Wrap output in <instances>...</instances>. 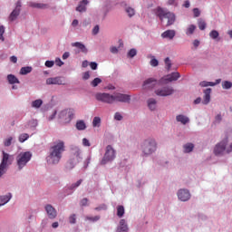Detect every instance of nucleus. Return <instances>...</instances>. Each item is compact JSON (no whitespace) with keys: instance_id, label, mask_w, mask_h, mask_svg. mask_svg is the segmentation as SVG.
<instances>
[{"instance_id":"cd10ccee","label":"nucleus","mask_w":232,"mask_h":232,"mask_svg":"<svg viewBox=\"0 0 232 232\" xmlns=\"http://www.w3.org/2000/svg\"><path fill=\"white\" fill-rule=\"evenodd\" d=\"M7 81L9 82V84H19V79H17V77H15V75L14 74H8L7 75Z\"/></svg>"},{"instance_id":"e433bc0d","label":"nucleus","mask_w":232,"mask_h":232,"mask_svg":"<svg viewBox=\"0 0 232 232\" xmlns=\"http://www.w3.org/2000/svg\"><path fill=\"white\" fill-rule=\"evenodd\" d=\"M198 26L199 30H206V26H207L206 21H204L203 19H198Z\"/></svg>"},{"instance_id":"20e7f679","label":"nucleus","mask_w":232,"mask_h":232,"mask_svg":"<svg viewBox=\"0 0 232 232\" xmlns=\"http://www.w3.org/2000/svg\"><path fill=\"white\" fill-rule=\"evenodd\" d=\"M32 160V153L30 151L22 152L16 157V163L18 169H23L28 162Z\"/></svg>"},{"instance_id":"aec40b11","label":"nucleus","mask_w":232,"mask_h":232,"mask_svg":"<svg viewBox=\"0 0 232 232\" xmlns=\"http://www.w3.org/2000/svg\"><path fill=\"white\" fill-rule=\"evenodd\" d=\"M163 39H173L175 37V30H167L161 34Z\"/></svg>"},{"instance_id":"6e6552de","label":"nucleus","mask_w":232,"mask_h":232,"mask_svg":"<svg viewBox=\"0 0 232 232\" xmlns=\"http://www.w3.org/2000/svg\"><path fill=\"white\" fill-rule=\"evenodd\" d=\"M95 98L97 101H100V102H105L106 104H113V94L110 93H97L95 95Z\"/></svg>"},{"instance_id":"5701e85b","label":"nucleus","mask_w":232,"mask_h":232,"mask_svg":"<svg viewBox=\"0 0 232 232\" xmlns=\"http://www.w3.org/2000/svg\"><path fill=\"white\" fill-rule=\"evenodd\" d=\"M72 46L78 48L79 50H81V52H82V53H88V49H86V46L83 44H81L79 42L72 44Z\"/></svg>"},{"instance_id":"412c9836","label":"nucleus","mask_w":232,"mask_h":232,"mask_svg":"<svg viewBox=\"0 0 232 232\" xmlns=\"http://www.w3.org/2000/svg\"><path fill=\"white\" fill-rule=\"evenodd\" d=\"M118 232H128V225L126 224V220H120V227L117 229Z\"/></svg>"},{"instance_id":"a19ab883","label":"nucleus","mask_w":232,"mask_h":232,"mask_svg":"<svg viewBox=\"0 0 232 232\" xmlns=\"http://www.w3.org/2000/svg\"><path fill=\"white\" fill-rule=\"evenodd\" d=\"M69 223L70 224H76L77 223V216L75 214H72L69 217Z\"/></svg>"},{"instance_id":"79ce46f5","label":"nucleus","mask_w":232,"mask_h":232,"mask_svg":"<svg viewBox=\"0 0 232 232\" xmlns=\"http://www.w3.org/2000/svg\"><path fill=\"white\" fill-rule=\"evenodd\" d=\"M30 6H32L33 8H46V5L37 3H31Z\"/></svg>"},{"instance_id":"e2e57ef3","label":"nucleus","mask_w":232,"mask_h":232,"mask_svg":"<svg viewBox=\"0 0 232 232\" xmlns=\"http://www.w3.org/2000/svg\"><path fill=\"white\" fill-rule=\"evenodd\" d=\"M80 205L81 206H87L88 205V198H84L83 199H82Z\"/></svg>"},{"instance_id":"f3484780","label":"nucleus","mask_w":232,"mask_h":232,"mask_svg":"<svg viewBox=\"0 0 232 232\" xmlns=\"http://www.w3.org/2000/svg\"><path fill=\"white\" fill-rule=\"evenodd\" d=\"M220 82H222L221 79L216 80V82L203 81L199 83V86H201L202 88H206L208 86H217V84H220Z\"/></svg>"},{"instance_id":"58836bf2","label":"nucleus","mask_w":232,"mask_h":232,"mask_svg":"<svg viewBox=\"0 0 232 232\" xmlns=\"http://www.w3.org/2000/svg\"><path fill=\"white\" fill-rule=\"evenodd\" d=\"M28 139H30L28 133H23L19 136V142H24L25 140H28Z\"/></svg>"},{"instance_id":"4468645a","label":"nucleus","mask_w":232,"mask_h":232,"mask_svg":"<svg viewBox=\"0 0 232 232\" xmlns=\"http://www.w3.org/2000/svg\"><path fill=\"white\" fill-rule=\"evenodd\" d=\"M46 84H58V85H62V84H66L64 78L61 77V76H57V77H53V78H48L46 80Z\"/></svg>"},{"instance_id":"dca6fc26","label":"nucleus","mask_w":232,"mask_h":232,"mask_svg":"<svg viewBox=\"0 0 232 232\" xmlns=\"http://www.w3.org/2000/svg\"><path fill=\"white\" fill-rule=\"evenodd\" d=\"M157 86V80L149 78L143 82V90H153Z\"/></svg>"},{"instance_id":"c9c22d12","label":"nucleus","mask_w":232,"mask_h":232,"mask_svg":"<svg viewBox=\"0 0 232 232\" xmlns=\"http://www.w3.org/2000/svg\"><path fill=\"white\" fill-rule=\"evenodd\" d=\"M101 82H102V80L101 78H95L93 81L91 82V86H92V88H97V86H99Z\"/></svg>"},{"instance_id":"72a5a7b5","label":"nucleus","mask_w":232,"mask_h":232,"mask_svg":"<svg viewBox=\"0 0 232 232\" xmlns=\"http://www.w3.org/2000/svg\"><path fill=\"white\" fill-rule=\"evenodd\" d=\"M93 128H99L101 126V117H94L92 120Z\"/></svg>"},{"instance_id":"338daca9","label":"nucleus","mask_w":232,"mask_h":232,"mask_svg":"<svg viewBox=\"0 0 232 232\" xmlns=\"http://www.w3.org/2000/svg\"><path fill=\"white\" fill-rule=\"evenodd\" d=\"M29 124H31L34 128H35L37 126V121L32 120L29 121Z\"/></svg>"},{"instance_id":"69168bd1","label":"nucleus","mask_w":232,"mask_h":232,"mask_svg":"<svg viewBox=\"0 0 232 232\" xmlns=\"http://www.w3.org/2000/svg\"><path fill=\"white\" fill-rule=\"evenodd\" d=\"M215 119H216V122H221L222 121V115L218 114Z\"/></svg>"},{"instance_id":"0eeeda50","label":"nucleus","mask_w":232,"mask_h":232,"mask_svg":"<svg viewBox=\"0 0 232 232\" xmlns=\"http://www.w3.org/2000/svg\"><path fill=\"white\" fill-rule=\"evenodd\" d=\"M131 101V96L129 94H124L121 92H114L112 94V103L113 102H130Z\"/></svg>"},{"instance_id":"3c124183","label":"nucleus","mask_w":232,"mask_h":232,"mask_svg":"<svg viewBox=\"0 0 232 232\" xmlns=\"http://www.w3.org/2000/svg\"><path fill=\"white\" fill-rule=\"evenodd\" d=\"M82 145L85 147H88V148H90V146H92V144L90 143V140L86 138L82 139Z\"/></svg>"},{"instance_id":"9b49d317","label":"nucleus","mask_w":232,"mask_h":232,"mask_svg":"<svg viewBox=\"0 0 232 232\" xmlns=\"http://www.w3.org/2000/svg\"><path fill=\"white\" fill-rule=\"evenodd\" d=\"M178 198L181 200V202H188V200L191 198V194L189 193V190L186 188H180L178 191Z\"/></svg>"},{"instance_id":"f257e3e1","label":"nucleus","mask_w":232,"mask_h":232,"mask_svg":"<svg viewBox=\"0 0 232 232\" xmlns=\"http://www.w3.org/2000/svg\"><path fill=\"white\" fill-rule=\"evenodd\" d=\"M64 153V141L59 140L50 148L49 156L46 158L48 164H59Z\"/></svg>"},{"instance_id":"680f3d73","label":"nucleus","mask_w":232,"mask_h":232,"mask_svg":"<svg viewBox=\"0 0 232 232\" xmlns=\"http://www.w3.org/2000/svg\"><path fill=\"white\" fill-rule=\"evenodd\" d=\"M55 64H56V66H63V64H64V63H63V61H61L60 58H57L55 60Z\"/></svg>"},{"instance_id":"13d9d810","label":"nucleus","mask_w":232,"mask_h":232,"mask_svg":"<svg viewBox=\"0 0 232 232\" xmlns=\"http://www.w3.org/2000/svg\"><path fill=\"white\" fill-rule=\"evenodd\" d=\"M115 121H121L122 119V115L120 112H116L114 115Z\"/></svg>"},{"instance_id":"423d86ee","label":"nucleus","mask_w":232,"mask_h":232,"mask_svg":"<svg viewBox=\"0 0 232 232\" xmlns=\"http://www.w3.org/2000/svg\"><path fill=\"white\" fill-rule=\"evenodd\" d=\"M115 160V150L111 145H108L106 147L105 154L101 161V164L104 166L105 164H108V162H111V160Z\"/></svg>"},{"instance_id":"2eb2a0df","label":"nucleus","mask_w":232,"mask_h":232,"mask_svg":"<svg viewBox=\"0 0 232 232\" xmlns=\"http://www.w3.org/2000/svg\"><path fill=\"white\" fill-rule=\"evenodd\" d=\"M44 209H45L49 218L53 219L57 217V210L55 209V208H53V206H52L50 204L45 205Z\"/></svg>"},{"instance_id":"bb28decb","label":"nucleus","mask_w":232,"mask_h":232,"mask_svg":"<svg viewBox=\"0 0 232 232\" xmlns=\"http://www.w3.org/2000/svg\"><path fill=\"white\" fill-rule=\"evenodd\" d=\"M148 106L151 111H155L157 108V100L150 98L148 100Z\"/></svg>"},{"instance_id":"f704fd0d","label":"nucleus","mask_w":232,"mask_h":232,"mask_svg":"<svg viewBox=\"0 0 232 232\" xmlns=\"http://www.w3.org/2000/svg\"><path fill=\"white\" fill-rule=\"evenodd\" d=\"M222 88H223V90H231L232 82L229 81L222 82Z\"/></svg>"},{"instance_id":"9d476101","label":"nucleus","mask_w":232,"mask_h":232,"mask_svg":"<svg viewBox=\"0 0 232 232\" xmlns=\"http://www.w3.org/2000/svg\"><path fill=\"white\" fill-rule=\"evenodd\" d=\"M227 138H225L222 141L218 143L214 149L215 155H222L226 151V146H227Z\"/></svg>"},{"instance_id":"4be33fe9","label":"nucleus","mask_w":232,"mask_h":232,"mask_svg":"<svg viewBox=\"0 0 232 232\" xmlns=\"http://www.w3.org/2000/svg\"><path fill=\"white\" fill-rule=\"evenodd\" d=\"M88 0H82L80 2L78 6L76 7V12H86V5H88Z\"/></svg>"},{"instance_id":"4c0bfd02","label":"nucleus","mask_w":232,"mask_h":232,"mask_svg":"<svg viewBox=\"0 0 232 232\" xmlns=\"http://www.w3.org/2000/svg\"><path fill=\"white\" fill-rule=\"evenodd\" d=\"M43 106V100H35L32 102V107L33 108H41Z\"/></svg>"},{"instance_id":"09e8293b","label":"nucleus","mask_w":232,"mask_h":232,"mask_svg":"<svg viewBox=\"0 0 232 232\" xmlns=\"http://www.w3.org/2000/svg\"><path fill=\"white\" fill-rule=\"evenodd\" d=\"M101 219V216H95V217H87V220H90L91 222H97V220Z\"/></svg>"},{"instance_id":"2f4dec72","label":"nucleus","mask_w":232,"mask_h":232,"mask_svg":"<svg viewBox=\"0 0 232 232\" xmlns=\"http://www.w3.org/2000/svg\"><path fill=\"white\" fill-rule=\"evenodd\" d=\"M32 72V67L26 66V67H22L20 70V75H28V73Z\"/></svg>"},{"instance_id":"f03ea898","label":"nucleus","mask_w":232,"mask_h":232,"mask_svg":"<svg viewBox=\"0 0 232 232\" xmlns=\"http://www.w3.org/2000/svg\"><path fill=\"white\" fill-rule=\"evenodd\" d=\"M157 15L165 26H171L175 23V14L166 11V9L159 7Z\"/></svg>"},{"instance_id":"c756f323","label":"nucleus","mask_w":232,"mask_h":232,"mask_svg":"<svg viewBox=\"0 0 232 232\" xmlns=\"http://www.w3.org/2000/svg\"><path fill=\"white\" fill-rule=\"evenodd\" d=\"M195 148V145L193 143H187L183 146L184 153H191L193 151V149Z\"/></svg>"},{"instance_id":"bf43d9fd","label":"nucleus","mask_w":232,"mask_h":232,"mask_svg":"<svg viewBox=\"0 0 232 232\" xmlns=\"http://www.w3.org/2000/svg\"><path fill=\"white\" fill-rule=\"evenodd\" d=\"M97 34H99V25H96V26L92 29V35H97Z\"/></svg>"},{"instance_id":"473e14b6","label":"nucleus","mask_w":232,"mask_h":232,"mask_svg":"<svg viewBox=\"0 0 232 232\" xmlns=\"http://www.w3.org/2000/svg\"><path fill=\"white\" fill-rule=\"evenodd\" d=\"M117 217H119V218H122V217H124V206L119 205L117 207Z\"/></svg>"},{"instance_id":"b1692460","label":"nucleus","mask_w":232,"mask_h":232,"mask_svg":"<svg viewBox=\"0 0 232 232\" xmlns=\"http://www.w3.org/2000/svg\"><path fill=\"white\" fill-rule=\"evenodd\" d=\"M176 120L178 122H181V124H188V122H189V118H188V116H184L182 114H179L176 117Z\"/></svg>"},{"instance_id":"f8f14e48","label":"nucleus","mask_w":232,"mask_h":232,"mask_svg":"<svg viewBox=\"0 0 232 232\" xmlns=\"http://www.w3.org/2000/svg\"><path fill=\"white\" fill-rule=\"evenodd\" d=\"M21 0H18L16 2L15 8L9 15V21L14 22L15 19H17V17H19V14H21Z\"/></svg>"},{"instance_id":"a878e982","label":"nucleus","mask_w":232,"mask_h":232,"mask_svg":"<svg viewBox=\"0 0 232 232\" xmlns=\"http://www.w3.org/2000/svg\"><path fill=\"white\" fill-rule=\"evenodd\" d=\"M72 154L76 157V160L79 162L81 160V159H82L81 157L82 155V151L81 149H79L78 147H73L72 149Z\"/></svg>"},{"instance_id":"7c9ffc66","label":"nucleus","mask_w":232,"mask_h":232,"mask_svg":"<svg viewBox=\"0 0 232 232\" xmlns=\"http://www.w3.org/2000/svg\"><path fill=\"white\" fill-rule=\"evenodd\" d=\"M195 30H197V25H188V28L186 29V35H193L195 34Z\"/></svg>"},{"instance_id":"4d7b16f0","label":"nucleus","mask_w":232,"mask_h":232,"mask_svg":"<svg viewBox=\"0 0 232 232\" xmlns=\"http://www.w3.org/2000/svg\"><path fill=\"white\" fill-rule=\"evenodd\" d=\"M82 79L83 81H88V79H90V72H83Z\"/></svg>"},{"instance_id":"ea45409f","label":"nucleus","mask_w":232,"mask_h":232,"mask_svg":"<svg viewBox=\"0 0 232 232\" xmlns=\"http://www.w3.org/2000/svg\"><path fill=\"white\" fill-rule=\"evenodd\" d=\"M8 167L0 164V179L6 173Z\"/></svg>"},{"instance_id":"603ef678","label":"nucleus","mask_w":232,"mask_h":232,"mask_svg":"<svg viewBox=\"0 0 232 232\" xmlns=\"http://www.w3.org/2000/svg\"><path fill=\"white\" fill-rule=\"evenodd\" d=\"M5 34V26H0V40L5 41V37L3 36Z\"/></svg>"},{"instance_id":"5fc2aeb1","label":"nucleus","mask_w":232,"mask_h":232,"mask_svg":"<svg viewBox=\"0 0 232 232\" xmlns=\"http://www.w3.org/2000/svg\"><path fill=\"white\" fill-rule=\"evenodd\" d=\"M54 64H55V62H53V61H46L45 62V66L47 68H52Z\"/></svg>"},{"instance_id":"6ab92c4d","label":"nucleus","mask_w":232,"mask_h":232,"mask_svg":"<svg viewBox=\"0 0 232 232\" xmlns=\"http://www.w3.org/2000/svg\"><path fill=\"white\" fill-rule=\"evenodd\" d=\"M180 78V73L172 72L166 76V79L169 82H173V81H178Z\"/></svg>"},{"instance_id":"c85d7f7f","label":"nucleus","mask_w":232,"mask_h":232,"mask_svg":"<svg viewBox=\"0 0 232 232\" xmlns=\"http://www.w3.org/2000/svg\"><path fill=\"white\" fill-rule=\"evenodd\" d=\"M76 130L79 131H83V130H86V123L84 121L80 120L76 122Z\"/></svg>"},{"instance_id":"49530a36","label":"nucleus","mask_w":232,"mask_h":232,"mask_svg":"<svg viewBox=\"0 0 232 232\" xmlns=\"http://www.w3.org/2000/svg\"><path fill=\"white\" fill-rule=\"evenodd\" d=\"M137 55V50L136 49H130L128 53V57L133 58Z\"/></svg>"},{"instance_id":"8fccbe9b","label":"nucleus","mask_w":232,"mask_h":232,"mask_svg":"<svg viewBox=\"0 0 232 232\" xmlns=\"http://www.w3.org/2000/svg\"><path fill=\"white\" fill-rule=\"evenodd\" d=\"M165 64L167 66V70H170L171 69V60H169V58H166L165 59Z\"/></svg>"},{"instance_id":"ddd939ff","label":"nucleus","mask_w":232,"mask_h":232,"mask_svg":"<svg viewBox=\"0 0 232 232\" xmlns=\"http://www.w3.org/2000/svg\"><path fill=\"white\" fill-rule=\"evenodd\" d=\"M12 162H14V158L10 156V154L3 151V158L0 164L8 168V166H11Z\"/></svg>"},{"instance_id":"de8ad7c7","label":"nucleus","mask_w":232,"mask_h":232,"mask_svg":"<svg viewBox=\"0 0 232 232\" xmlns=\"http://www.w3.org/2000/svg\"><path fill=\"white\" fill-rule=\"evenodd\" d=\"M13 140H14V138H12V137L7 138V139L4 141V145H5V147L11 146Z\"/></svg>"},{"instance_id":"0e129e2a","label":"nucleus","mask_w":232,"mask_h":232,"mask_svg":"<svg viewBox=\"0 0 232 232\" xmlns=\"http://www.w3.org/2000/svg\"><path fill=\"white\" fill-rule=\"evenodd\" d=\"M106 208H107L106 205L103 204L100 207L95 208V211H102V209H106Z\"/></svg>"},{"instance_id":"774afa93","label":"nucleus","mask_w":232,"mask_h":232,"mask_svg":"<svg viewBox=\"0 0 232 232\" xmlns=\"http://www.w3.org/2000/svg\"><path fill=\"white\" fill-rule=\"evenodd\" d=\"M10 61H11V63H17V58L15 56H11Z\"/></svg>"},{"instance_id":"39448f33","label":"nucleus","mask_w":232,"mask_h":232,"mask_svg":"<svg viewBox=\"0 0 232 232\" xmlns=\"http://www.w3.org/2000/svg\"><path fill=\"white\" fill-rule=\"evenodd\" d=\"M75 115V112L72 109L63 110L59 113V119L63 124H68L72 122V119H73V116Z\"/></svg>"},{"instance_id":"c03bdc74","label":"nucleus","mask_w":232,"mask_h":232,"mask_svg":"<svg viewBox=\"0 0 232 232\" xmlns=\"http://www.w3.org/2000/svg\"><path fill=\"white\" fill-rule=\"evenodd\" d=\"M82 184V179H79L76 183L71 185L69 189H75V188H79Z\"/></svg>"},{"instance_id":"6e6d98bb","label":"nucleus","mask_w":232,"mask_h":232,"mask_svg":"<svg viewBox=\"0 0 232 232\" xmlns=\"http://www.w3.org/2000/svg\"><path fill=\"white\" fill-rule=\"evenodd\" d=\"M194 17H200V10L198 8L193 9Z\"/></svg>"},{"instance_id":"1a4fd4ad","label":"nucleus","mask_w":232,"mask_h":232,"mask_svg":"<svg viewBox=\"0 0 232 232\" xmlns=\"http://www.w3.org/2000/svg\"><path fill=\"white\" fill-rule=\"evenodd\" d=\"M155 93L159 97H169V95H173V93H175V90L171 86H165L161 89H157Z\"/></svg>"},{"instance_id":"393cba45","label":"nucleus","mask_w":232,"mask_h":232,"mask_svg":"<svg viewBox=\"0 0 232 232\" xmlns=\"http://www.w3.org/2000/svg\"><path fill=\"white\" fill-rule=\"evenodd\" d=\"M10 198H12V194H8L6 196H0V206H5V204H8V202H10Z\"/></svg>"},{"instance_id":"a211bd4d","label":"nucleus","mask_w":232,"mask_h":232,"mask_svg":"<svg viewBox=\"0 0 232 232\" xmlns=\"http://www.w3.org/2000/svg\"><path fill=\"white\" fill-rule=\"evenodd\" d=\"M204 100H203V104H209V101H211V89L208 88V89H206L204 91Z\"/></svg>"},{"instance_id":"052dcab7","label":"nucleus","mask_w":232,"mask_h":232,"mask_svg":"<svg viewBox=\"0 0 232 232\" xmlns=\"http://www.w3.org/2000/svg\"><path fill=\"white\" fill-rule=\"evenodd\" d=\"M90 66H91L92 70H97L98 64H97V63H95V62H92V63H90Z\"/></svg>"},{"instance_id":"a18cd8bd","label":"nucleus","mask_w":232,"mask_h":232,"mask_svg":"<svg viewBox=\"0 0 232 232\" xmlns=\"http://www.w3.org/2000/svg\"><path fill=\"white\" fill-rule=\"evenodd\" d=\"M218 35L219 34L218 33L217 30H213L209 33V37H211V39H217Z\"/></svg>"},{"instance_id":"7ed1b4c3","label":"nucleus","mask_w":232,"mask_h":232,"mask_svg":"<svg viewBox=\"0 0 232 232\" xmlns=\"http://www.w3.org/2000/svg\"><path fill=\"white\" fill-rule=\"evenodd\" d=\"M157 150V142L153 139L146 140L141 145L143 155H151Z\"/></svg>"},{"instance_id":"37998d69","label":"nucleus","mask_w":232,"mask_h":232,"mask_svg":"<svg viewBox=\"0 0 232 232\" xmlns=\"http://www.w3.org/2000/svg\"><path fill=\"white\" fill-rule=\"evenodd\" d=\"M126 12H127L129 17H133V15H135V9H133L131 7H127Z\"/></svg>"},{"instance_id":"864d4df0","label":"nucleus","mask_w":232,"mask_h":232,"mask_svg":"<svg viewBox=\"0 0 232 232\" xmlns=\"http://www.w3.org/2000/svg\"><path fill=\"white\" fill-rule=\"evenodd\" d=\"M150 66H159V60L155 59V58H152L150 60Z\"/></svg>"}]
</instances>
